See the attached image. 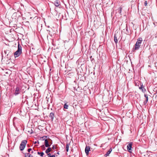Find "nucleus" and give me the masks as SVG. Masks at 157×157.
Returning a JSON list of instances; mask_svg holds the SVG:
<instances>
[{
    "label": "nucleus",
    "instance_id": "1",
    "mask_svg": "<svg viewBox=\"0 0 157 157\" xmlns=\"http://www.w3.org/2000/svg\"><path fill=\"white\" fill-rule=\"evenodd\" d=\"M22 53V47L18 43L17 46V49L14 53V56L15 58L19 56Z\"/></svg>",
    "mask_w": 157,
    "mask_h": 157
},
{
    "label": "nucleus",
    "instance_id": "2",
    "mask_svg": "<svg viewBox=\"0 0 157 157\" xmlns=\"http://www.w3.org/2000/svg\"><path fill=\"white\" fill-rule=\"evenodd\" d=\"M143 40L141 37H139L137 39V40L135 45L134 49L138 50L139 49Z\"/></svg>",
    "mask_w": 157,
    "mask_h": 157
},
{
    "label": "nucleus",
    "instance_id": "3",
    "mask_svg": "<svg viewBox=\"0 0 157 157\" xmlns=\"http://www.w3.org/2000/svg\"><path fill=\"white\" fill-rule=\"evenodd\" d=\"M27 142V140H23L21 142L19 147L21 151L23 150L24 149Z\"/></svg>",
    "mask_w": 157,
    "mask_h": 157
},
{
    "label": "nucleus",
    "instance_id": "4",
    "mask_svg": "<svg viewBox=\"0 0 157 157\" xmlns=\"http://www.w3.org/2000/svg\"><path fill=\"white\" fill-rule=\"evenodd\" d=\"M22 92L21 88L19 86H17L14 89V94L16 96L20 94Z\"/></svg>",
    "mask_w": 157,
    "mask_h": 157
},
{
    "label": "nucleus",
    "instance_id": "5",
    "mask_svg": "<svg viewBox=\"0 0 157 157\" xmlns=\"http://www.w3.org/2000/svg\"><path fill=\"white\" fill-rule=\"evenodd\" d=\"M47 137V136H43L42 137H41L40 138H42V140H44V145L45 147H49L50 146V145H49L48 141L46 139Z\"/></svg>",
    "mask_w": 157,
    "mask_h": 157
},
{
    "label": "nucleus",
    "instance_id": "6",
    "mask_svg": "<svg viewBox=\"0 0 157 157\" xmlns=\"http://www.w3.org/2000/svg\"><path fill=\"white\" fill-rule=\"evenodd\" d=\"M132 143H130L127 146V149L128 151L129 152H131L132 151Z\"/></svg>",
    "mask_w": 157,
    "mask_h": 157
},
{
    "label": "nucleus",
    "instance_id": "7",
    "mask_svg": "<svg viewBox=\"0 0 157 157\" xmlns=\"http://www.w3.org/2000/svg\"><path fill=\"white\" fill-rule=\"evenodd\" d=\"M90 147L89 146H86L85 149V151L87 155L89 154V152L90 151Z\"/></svg>",
    "mask_w": 157,
    "mask_h": 157
},
{
    "label": "nucleus",
    "instance_id": "8",
    "mask_svg": "<svg viewBox=\"0 0 157 157\" xmlns=\"http://www.w3.org/2000/svg\"><path fill=\"white\" fill-rule=\"evenodd\" d=\"M118 35V33H116L115 34L114 36V41L116 44H117L118 42V40L117 38Z\"/></svg>",
    "mask_w": 157,
    "mask_h": 157
},
{
    "label": "nucleus",
    "instance_id": "9",
    "mask_svg": "<svg viewBox=\"0 0 157 157\" xmlns=\"http://www.w3.org/2000/svg\"><path fill=\"white\" fill-rule=\"evenodd\" d=\"M49 117L51 118V120L53 121L55 117L54 113L53 112L49 114Z\"/></svg>",
    "mask_w": 157,
    "mask_h": 157
},
{
    "label": "nucleus",
    "instance_id": "10",
    "mask_svg": "<svg viewBox=\"0 0 157 157\" xmlns=\"http://www.w3.org/2000/svg\"><path fill=\"white\" fill-rule=\"evenodd\" d=\"M139 88L142 91L143 93H144L146 91V90L144 88V87L143 86L142 83V85L141 86L139 87Z\"/></svg>",
    "mask_w": 157,
    "mask_h": 157
},
{
    "label": "nucleus",
    "instance_id": "11",
    "mask_svg": "<svg viewBox=\"0 0 157 157\" xmlns=\"http://www.w3.org/2000/svg\"><path fill=\"white\" fill-rule=\"evenodd\" d=\"M144 97L146 98V100L144 102V105H145L146 104L147 102L148 101V97L147 94H144Z\"/></svg>",
    "mask_w": 157,
    "mask_h": 157
},
{
    "label": "nucleus",
    "instance_id": "12",
    "mask_svg": "<svg viewBox=\"0 0 157 157\" xmlns=\"http://www.w3.org/2000/svg\"><path fill=\"white\" fill-rule=\"evenodd\" d=\"M54 4L56 6L58 7L60 5V2L58 0H56L54 2Z\"/></svg>",
    "mask_w": 157,
    "mask_h": 157
},
{
    "label": "nucleus",
    "instance_id": "13",
    "mask_svg": "<svg viewBox=\"0 0 157 157\" xmlns=\"http://www.w3.org/2000/svg\"><path fill=\"white\" fill-rule=\"evenodd\" d=\"M112 151V149L110 148L109 150L106 152V154L105 155V156H108L110 154Z\"/></svg>",
    "mask_w": 157,
    "mask_h": 157
},
{
    "label": "nucleus",
    "instance_id": "14",
    "mask_svg": "<svg viewBox=\"0 0 157 157\" xmlns=\"http://www.w3.org/2000/svg\"><path fill=\"white\" fill-rule=\"evenodd\" d=\"M52 150V148H51V147H48V148H47L46 151H45V152L46 153H49V152H50Z\"/></svg>",
    "mask_w": 157,
    "mask_h": 157
},
{
    "label": "nucleus",
    "instance_id": "15",
    "mask_svg": "<svg viewBox=\"0 0 157 157\" xmlns=\"http://www.w3.org/2000/svg\"><path fill=\"white\" fill-rule=\"evenodd\" d=\"M25 157H33V156L30 154L29 153H26L25 154Z\"/></svg>",
    "mask_w": 157,
    "mask_h": 157
},
{
    "label": "nucleus",
    "instance_id": "16",
    "mask_svg": "<svg viewBox=\"0 0 157 157\" xmlns=\"http://www.w3.org/2000/svg\"><path fill=\"white\" fill-rule=\"evenodd\" d=\"M69 145H70V144H69L68 143L66 145V151L67 152H68V151L69 147Z\"/></svg>",
    "mask_w": 157,
    "mask_h": 157
},
{
    "label": "nucleus",
    "instance_id": "17",
    "mask_svg": "<svg viewBox=\"0 0 157 157\" xmlns=\"http://www.w3.org/2000/svg\"><path fill=\"white\" fill-rule=\"evenodd\" d=\"M55 32H54L53 33H52V32L50 31H49L48 32L49 34L51 36H53L55 34Z\"/></svg>",
    "mask_w": 157,
    "mask_h": 157
},
{
    "label": "nucleus",
    "instance_id": "18",
    "mask_svg": "<svg viewBox=\"0 0 157 157\" xmlns=\"http://www.w3.org/2000/svg\"><path fill=\"white\" fill-rule=\"evenodd\" d=\"M63 107L64 108L67 109H68V105H67L65 103L64 104Z\"/></svg>",
    "mask_w": 157,
    "mask_h": 157
},
{
    "label": "nucleus",
    "instance_id": "19",
    "mask_svg": "<svg viewBox=\"0 0 157 157\" xmlns=\"http://www.w3.org/2000/svg\"><path fill=\"white\" fill-rule=\"evenodd\" d=\"M45 147H45V146H44V145H42L41 146V148L43 150H45Z\"/></svg>",
    "mask_w": 157,
    "mask_h": 157
},
{
    "label": "nucleus",
    "instance_id": "20",
    "mask_svg": "<svg viewBox=\"0 0 157 157\" xmlns=\"http://www.w3.org/2000/svg\"><path fill=\"white\" fill-rule=\"evenodd\" d=\"M44 155V153L43 152H41L40 155V156L43 157Z\"/></svg>",
    "mask_w": 157,
    "mask_h": 157
},
{
    "label": "nucleus",
    "instance_id": "21",
    "mask_svg": "<svg viewBox=\"0 0 157 157\" xmlns=\"http://www.w3.org/2000/svg\"><path fill=\"white\" fill-rule=\"evenodd\" d=\"M32 149L31 148H29L28 149V151L29 152L30 151H32Z\"/></svg>",
    "mask_w": 157,
    "mask_h": 157
},
{
    "label": "nucleus",
    "instance_id": "22",
    "mask_svg": "<svg viewBox=\"0 0 157 157\" xmlns=\"http://www.w3.org/2000/svg\"><path fill=\"white\" fill-rule=\"evenodd\" d=\"M144 4L145 6H146L147 5V1H145L144 2Z\"/></svg>",
    "mask_w": 157,
    "mask_h": 157
},
{
    "label": "nucleus",
    "instance_id": "23",
    "mask_svg": "<svg viewBox=\"0 0 157 157\" xmlns=\"http://www.w3.org/2000/svg\"><path fill=\"white\" fill-rule=\"evenodd\" d=\"M52 148L53 149L55 150V149H56V146H55L53 145L52 146Z\"/></svg>",
    "mask_w": 157,
    "mask_h": 157
},
{
    "label": "nucleus",
    "instance_id": "24",
    "mask_svg": "<svg viewBox=\"0 0 157 157\" xmlns=\"http://www.w3.org/2000/svg\"><path fill=\"white\" fill-rule=\"evenodd\" d=\"M121 9H121V7H120L119 9V11H120V13H121Z\"/></svg>",
    "mask_w": 157,
    "mask_h": 157
},
{
    "label": "nucleus",
    "instance_id": "25",
    "mask_svg": "<svg viewBox=\"0 0 157 157\" xmlns=\"http://www.w3.org/2000/svg\"><path fill=\"white\" fill-rule=\"evenodd\" d=\"M56 157L55 155H51L49 157Z\"/></svg>",
    "mask_w": 157,
    "mask_h": 157
},
{
    "label": "nucleus",
    "instance_id": "26",
    "mask_svg": "<svg viewBox=\"0 0 157 157\" xmlns=\"http://www.w3.org/2000/svg\"><path fill=\"white\" fill-rule=\"evenodd\" d=\"M47 154H47L48 156L49 157L50 156H51V154H50V153H47Z\"/></svg>",
    "mask_w": 157,
    "mask_h": 157
},
{
    "label": "nucleus",
    "instance_id": "27",
    "mask_svg": "<svg viewBox=\"0 0 157 157\" xmlns=\"http://www.w3.org/2000/svg\"><path fill=\"white\" fill-rule=\"evenodd\" d=\"M37 143L38 144H39V142L38 141H37V142L35 141V142H34V144H36Z\"/></svg>",
    "mask_w": 157,
    "mask_h": 157
},
{
    "label": "nucleus",
    "instance_id": "28",
    "mask_svg": "<svg viewBox=\"0 0 157 157\" xmlns=\"http://www.w3.org/2000/svg\"><path fill=\"white\" fill-rule=\"evenodd\" d=\"M40 152H37V154L39 155H40Z\"/></svg>",
    "mask_w": 157,
    "mask_h": 157
},
{
    "label": "nucleus",
    "instance_id": "29",
    "mask_svg": "<svg viewBox=\"0 0 157 157\" xmlns=\"http://www.w3.org/2000/svg\"><path fill=\"white\" fill-rule=\"evenodd\" d=\"M126 28H127L126 29V31H127V32H128V29L127 26H126Z\"/></svg>",
    "mask_w": 157,
    "mask_h": 157
},
{
    "label": "nucleus",
    "instance_id": "30",
    "mask_svg": "<svg viewBox=\"0 0 157 157\" xmlns=\"http://www.w3.org/2000/svg\"><path fill=\"white\" fill-rule=\"evenodd\" d=\"M56 154H58V155H59V152H57Z\"/></svg>",
    "mask_w": 157,
    "mask_h": 157
},
{
    "label": "nucleus",
    "instance_id": "31",
    "mask_svg": "<svg viewBox=\"0 0 157 157\" xmlns=\"http://www.w3.org/2000/svg\"><path fill=\"white\" fill-rule=\"evenodd\" d=\"M33 151H31V153H33Z\"/></svg>",
    "mask_w": 157,
    "mask_h": 157
},
{
    "label": "nucleus",
    "instance_id": "32",
    "mask_svg": "<svg viewBox=\"0 0 157 157\" xmlns=\"http://www.w3.org/2000/svg\"><path fill=\"white\" fill-rule=\"evenodd\" d=\"M155 88H154V89L153 90L154 91H155Z\"/></svg>",
    "mask_w": 157,
    "mask_h": 157
},
{
    "label": "nucleus",
    "instance_id": "33",
    "mask_svg": "<svg viewBox=\"0 0 157 157\" xmlns=\"http://www.w3.org/2000/svg\"><path fill=\"white\" fill-rule=\"evenodd\" d=\"M4 52H5V53H6V51H5Z\"/></svg>",
    "mask_w": 157,
    "mask_h": 157
}]
</instances>
